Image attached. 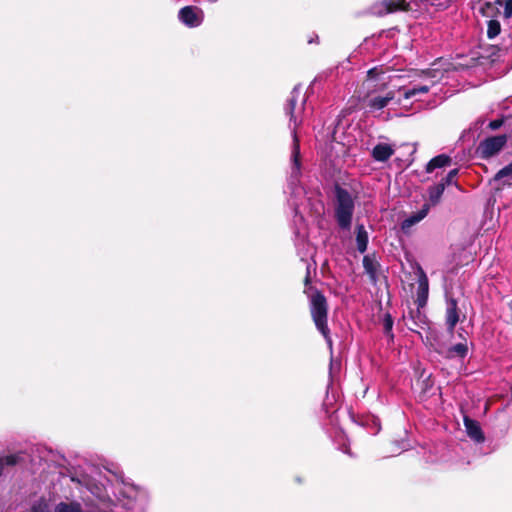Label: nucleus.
<instances>
[{
    "label": "nucleus",
    "instance_id": "nucleus-24",
    "mask_svg": "<svg viewBox=\"0 0 512 512\" xmlns=\"http://www.w3.org/2000/svg\"><path fill=\"white\" fill-rule=\"evenodd\" d=\"M504 14L507 18L512 16V0L505 1Z\"/></svg>",
    "mask_w": 512,
    "mask_h": 512
},
{
    "label": "nucleus",
    "instance_id": "nucleus-8",
    "mask_svg": "<svg viewBox=\"0 0 512 512\" xmlns=\"http://www.w3.org/2000/svg\"><path fill=\"white\" fill-rule=\"evenodd\" d=\"M394 154V147L388 143H379L372 150V157L376 161L384 162Z\"/></svg>",
    "mask_w": 512,
    "mask_h": 512
},
{
    "label": "nucleus",
    "instance_id": "nucleus-25",
    "mask_svg": "<svg viewBox=\"0 0 512 512\" xmlns=\"http://www.w3.org/2000/svg\"><path fill=\"white\" fill-rule=\"evenodd\" d=\"M457 173H458L457 169H453V170H451V171L447 174V176H446V178H445V183H444V184H445V185H446V184H447V185H450V184L452 183V181H453L454 177L457 175Z\"/></svg>",
    "mask_w": 512,
    "mask_h": 512
},
{
    "label": "nucleus",
    "instance_id": "nucleus-14",
    "mask_svg": "<svg viewBox=\"0 0 512 512\" xmlns=\"http://www.w3.org/2000/svg\"><path fill=\"white\" fill-rule=\"evenodd\" d=\"M356 243L359 252L363 253L367 249L368 245V233L363 225L356 227Z\"/></svg>",
    "mask_w": 512,
    "mask_h": 512
},
{
    "label": "nucleus",
    "instance_id": "nucleus-17",
    "mask_svg": "<svg viewBox=\"0 0 512 512\" xmlns=\"http://www.w3.org/2000/svg\"><path fill=\"white\" fill-rule=\"evenodd\" d=\"M450 158L447 155L441 154L429 161L426 167L427 172H432L436 168L445 167L450 164Z\"/></svg>",
    "mask_w": 512,
    "mask_h": 512
},
{
    "label": "nucleus",
    "instance_id": "nucleus-13",
    "mask_svg": "<svg viewBox=\"0 0 512 512\" xmlns=\"http://www.w3.org/2000/svg\"><path fill=\"white\" fill-rule=\"evenodd\" d=\"M429 89V85H415L411 88L399 87L398 92L403 93L404 99H410L416 97L419 94H426Z\"/></svg>",
    "mask_w": 512,
    "mask_h": 512
},
{
    "label": "nucleus",
    "instance_id": "nucleus-15",
    "mask_svg": "<svg viewBox=\"0 0 512 512\" xmlns=\"http://www.w3.org/2000/svg\"><path fill=\"white\" fill-rule=\"evenodd\" d=\"M53 512H82V506L77 501H61L54 506Z\"/></svg>",
    "mask_w": 512,
    "mask_h": 512
},
{
    "label": "nucleus",
    "instance_id": "nucleus-16",
    "mask_svg": "<svg viewBox=\"0 0 512 512\" xmlns=\"http://www.w3.org/2000/svg\"><path fill=\"white\" fill-rule=\"evenodd\" d=\"M468 353V344L465 340L464 342L452 345L448 351L447 356L450 358L458 357V358H464Z\"/></svg>",
    "mask_w": 512,
    "mask_h": 512
},
{
    "label": "nucleus",
    "instance_id": "nucleus-20",
    "mask_svg": "<svg viewBox=\"0 0 512 512\" xmlns=\"http://www.w3.org/2000/svg\"><path fill=\"white\" fill-rule=\"evenodd\" d=\"M500 31H501V25H500L499 21H497V20H490L488 22L487 36L490 39H493L496 36H498Z\"/></svg>",
    "mask_w": 512,
    "mask_h": 512
},
{
    "label": "nucleus",
    "instance_id": "nucleus-23",
    "mask_svg": "<svg viewBox=\"0 0 512 512\" xmlns=\"http://www.w3.org/2000/svg\"><path fill=\"white\" fill-rule=\"evenodd\" d=\"M419 288L423 291V293H427L428 291V280L424 273H422V276L419 280Z\"/></svg>",
    "mask_w": 512,
    "mask_h": 512
},
{
    "label": "nucleus",
    "instance_id": "nucleus-27",
    "mask_svg": "<svg viewBox=\"0 0 512 512\" xmlns=\"http://www.w3.org/2000/svg\"><path fill=\"white\" fill-rule=\"evenodd\" d=\"M392 325H393V321H392L391 317L387 316L385 319V323H384L385 330L387 332H389L392 329Z\"/></svg>",
    "mask_w": 512,
    "mask_h": 512
},
{
    "label": "nucleus",
    "instance_id": "nucleus-6",
    "mask_svg": "<svg viewBox=\"0 0 512 512\" xmlns=\"http://www.w3.org/2000/svg\"><path fill=\"white\" fill-rule=\"evenodd\" d=\"M179 19L189 27H197L202 23V12L194 7H184L179 11Z\"/></svg>",
    "mask_w": 512,
    "mask_h": 512
},
{
    "label": "nucleus",
    "instance_id": "nucleus-5",
    "mask_svg": "<svg viewBox=\"0 0 512 512\" xmlns=\"http://www.w3.org/2000/svg\"><path fill=\"white\" fill-rule=\"evenodd\" d=\"M507 142L505 135L494 136L482 141L478 148L477 153L482 158H490L498 154Z\"/></svg>",
    "mask_w": 512,
    "mask_h": 512
},
{
    "label": "nucleus",
    "instance_id": "nucleus-4",
    "mask_svg": "<svg viewBox=\"0 0 512 512\" xmlns=\"http://www.w3.org/2000/svg\"><path fill=\"white\" fill-rule=\"evenodd\" d=\"M296 99L293 97L289 101L288 105V111L290 113V122H291V129H292V135H293V148H292V155H291V161H292V174L295 176H298L300 173V161H299V155H300V147H299V139L297 134V129L299 125L301 124L302 120L298 119L294 115V109H295Z\"/></svg>",
    "mask_w": 512,
    "mask_h": 512
},
{
    "label": "nucleus",
    "instance_id": "nucleus-21",
    "mask_svg": "<svg viewBox=\"0 0 512 512\" xmlns=\"http://www.w3.org/2000/svg\"><path fill=\"white\" fill-rule=\"evenodd\" d=\"M32 512H53L45 500H40L32 507Z\"/></svg>",
    "mask_w": 512,
    "mask_h": 512
},
{
    "label": "nucleus",
    "instance_id": "nucleus-1",
    "mask_svg": "<svg viewBox=\"0 0 512 512\" xmlns=\"http://www.w3.org/2000/svg\"><path fill=\"white\" fill-rule=\"evenodd\" d=\"M390 82L391 77L383 71H379L377 68L368 71L367 78L363 82V87L366 90L363 103L370 113L382 111L395 99L396 91L388 88Z\"/></svg>",
    "mask_w": 512,
    "mask_h": 512
},
{
    "label": "nucleus",
    "instance_id": "nucleus-2",
    "mask_svg": "<svg viewBox=\"0 0 512 512\" xmlns=\"http://www.w3.org/2000/svg\"><path fill=\"white\" fill-rule=\"evenodd\" d=\"M310 309L313 321L317 329L326 339L329 347H332V340L327 326V303L325 297L320 292H315L310 298Z\"/></svg>",
    "mask_w": 512,
    "mask_h": 512
},
{
    "label": "nucleus",
    "instance_id": "nucleus-7",
    "mask_svg": "<svg viewBox=\"0 0 512 512\" xmlns=\"http://www.w3.org/2000/svg\"><path fill=\"white\" fill-rule=\"evenodd\" d=\"M464 426L468 436L478 443H482L484 441V435L481 430L479 423L469 417H464Z\"/></svg>",
    "mask_w": 512,
    "mask_h": 512
},
{
    "label": "nucleus",
    "instance_id": "nucleus-19",
    "mask_svg": "<svg viewBox=\"0 0 512 512\" xmlns=\"http://www.w3.org/2000/svg\"><path fill=\"white\" fill-rule=\"evenodd\" d=\"M445 189L444 183H439L429 189V201L432 205H435L439 202L443 192Z\"/></svg>",
    "mask_w": 512,
    "mask_h": 512
},
{
    "label": "nucleus",
    "instance_id": "nucleus-12",
    "mask_svg": "<svg viewBox=\"0 0 512 512\" xmlns=\"http://www.w3.org/2000/svg\"><path fill=\"white\" fill-rule=\"evenodd\" d=\"M429 204H425L423 208L418 211L417 213H414L413 215L406 218L402 223L403 229H408L411 226L415 225L416 223L420 222L422 219H424L429 211Z\"/></svg>",
    "mask_w": 512,
    "mask_h": 512
},
{
    "label": "nucleus",
    "instance_id": "nucleus-22",
    "mask_svg": "<svg viewBox=\"0 0 512 512\" xmlns=\"http://www.w3.org/2000/svg\"><path fill=\"white\" fill-rule=\"evenodd\" d=\"M17 462V457L14 455L6 456L4 458H0V476L2 475V470L5 465H13Z\"/></svg>",
    "mask_w": 512,
    "mask_h": 512
},
{
    "label": "nucleus",
    "instance_id": "nucleus-11",
    "mask_svg": "<svg viewBox=\"0 0 512 512\" xmlns=\"http://www.w3.org/2000/svg\"><path fill=\"white\" fill-rule=\"evenodd\" d=\"M363 266L370 279L375 282L378 275L379 264L376 259L370 255L363 258Z\"/></svg>",
    "mask_w": 512,
    "mask_h": 512
},
{
    "label": "nucleus",
    "instance_id": "nucleus-10",
    "mask_svg": "<svg viewBox=\"0 0 512 512\" xmlns=\"http://www.w3.org/2000/svg\"><path fill=\"white\" fill-rule=\"evenodd\" d=\"M459 320L457 311V302L454 299H450L447 303L446 310V323L450 331H452Z\"/></svg>",
    "mask_w": 512,
    "mask_h": 512
},
{
    "label": "nucleus",
    "instance_id": "nucleus-3",
    "mask_svg": "<svg viewBox=\"0 0 512 512\" xmlns=\"http://www.w3.org/2000/svg\"><path fill=\"white\" fill-rule=\"evenodd\" d=\"M354 210L351 195L342 188L336 189V218L341 228L349 229Z\"/></svg>",
    "mask_w": 512,
    "mask_h": 512
},
{
    "label": "nucleus",
    "instance_id": "nucleus-18",
    "mask_svg": "<svg viewBox=\"0 0 512 512\" xmlns=\"http://www.w3.org/2000/svg\"><path fill=\"white\" fill-rule=\"evenodd\" d=\"M495 180L502 181L504 185L512 186V162L498 171Z\"/></svg>",
    "mask_w": 512,
    "mask_h": 512
},
{
    "label": "nucleus",
    "instance_id": "nucleus-9",
    "mask_svg": "<svg viewBox=\"0 0 512 512\" xmlns=\"http://www.w3.org/2000/svg\"><path fill=\"white\" fill-rule=\"evenodd\" d=\"M406 8L405 0H383L375 11L378 14L392 13Z\"/></svg>",
    "mask_w": 512,
    "mask_h": 512
},
{
    "label": "nucleus",
    "instance_id": "nucleus-26",
    "mask_svg": "<svg viewBox=\"0 0 512 512\" xmlns=\"http://www.w3.org/2000/svg\"><path fill=\"white\" fill-rule=\"evenodd\" d=\"M502 124H503V121H502V120H500V119H496V120H493V121H491V122L489 123V128H490L491 130H496V129L500 128V127L502 126Z\"/></svg>",
    "mask_w": 512,
    "mask_h": 512
}]
</instances>
